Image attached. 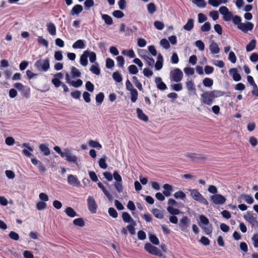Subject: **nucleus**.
I'll use <instances>...</instances> for the list:
<instances>
[{"label":"nucleus","instance_id":"obj_17","mask_svg":"<svg viewBox=\"0 0 258 258\" xmlns=\"http://www.w3.org/2000/svg\"><path fill=\"white\" fill-rule=\"evenodd\" d=\"M67 181L69 185L77 187L81 186L80 181L76 175L69 174L67 177Z\"/></svg>","mask_w":258,"mask_h":258},{"label":"nucleus","instance_id":"obj_35","mask_svg":"<svg viewBox=\"0 0 258 258\" xmlns=\"http://www.w3.org/2000/svg\"><path fill=\"white\" fill-rule=\"evenodd\" d=\"M47 30L48 33L54 36L56 34V26L53 22H50L46 24Z\"/></svg>","mask_w":258,"mask_h":258},{"label":"nucleus","instance_id":"obj_33","mask_svg":"<svg viewBox=\"0 0 258 258\" xmlns=\"http://www.w3.org/2000/svg\"><path fill=\"white\" fill-rule=\"evenodd\" d=\"M257 44V41L255 38L250 40L245 46L246 51L249 52L253 51L255 48Z\"/></svg>","mask_w":258,"mask_h":258},{"label":"nucleus","instance_id":"obj_39","mask_svg":"<svg viewBox=\"0 0 258 258\" xmlns=\"http://www.w3.org/2000/svg\"><path fill=\"white\" fill-rule=\"evenodd\" d=\"M209 49L210 50L211 53L212 54H216L220 52V48L218 44L214 41H213L210 44Z\"/></svg>","mask_w":258,"mask_h":258},{"label":"nucleus","instance_id":"obj_45","mask_svg":"<svg viewBox=\"0 0 258 258\" xmlns=\"http://www.w3.org/2000/svg\"><path fill=\"white\" fill-rule=\"evenodd\" d=\"M179 208H172L170 207H167L166 210L168 213L173 216H176L183 214V212L179 209Z\"/></svg>","mask_w":258,"mask_h":258},{"label":"nucleus","instance_id":"obj_32","mask_svg":"<svg viewBox=\"0 0 258 258\" xmlns=\"http://www.w3.org/2000/svg\"><path fill=\"white\" fill-rule=\"evenodd\" d=\"M84 54H86L87 55L89 56L88 58H89V61L91 63L93 64L98 63L96 61L97 56L95 52L90 51L89 50H86L84 51Z\"/></svg>","mask_w":258,"mask_h":258},{"label":"nucleus","instance_id":"obj_20","mask_svg":"<svg viewBox=\"0 0 258 258\" xmlns=\"http://www.w3.org/2000/svg\"><path fill=\"white\" fill-rule=\"evenodd\" d=\"M31 163L35 166H36L40 171L44 172L46 171L45 167L43 165L42 163L37 158L33 155V157L30 158Z\"/></svg>","mask_w":258,"mask_h":258},{"label":"nucleus","instance_id":"obj_40","mask_svg":"<svg viewBox=\"0 0 258 258\" xmlns=\"http://www.w3.org/2000/svg\"><path fill=\"white\" fill-rule=\"evenodd\" d=\"M194 19L189 18L187 19L186 23L183 26V29L187 31H190L194 27Z\"/></svg>","mask_w":258,"mask_h":258},{"label":"nucleus","instance_id":"obj_53","mask_svg":"<svg viewBox=\"0 0 258 258\" xmlns=\"http://www.w3.org/2000/svg\"><path fill=\"white\" fill-rule=\"evenodd\" d=\"M147 9L148 13L150 15H153L157 11L156 6L155 4L153 2L149 3L147 4Z\"/></svg>","mask_w":258,"mask_h":258},{"label":"nucleus","instance_id":"obj_10","mask_svg":"<svg viewBox=\"0 0 258 258\" xmlns=\"http://www.w3.org/2000/svg\"><path fill=\"white\" fill-rule=\"evenodd\" d=\"M23 150H22V154L23 155L27 158H30L33 156V152L34 148L33 146H31L28 143H23L21 145H19Z\"/></svg>","mask_w":258,"mask_h":258},{"label":"nucleus","instance_id":"obj_16","mask_svg":"<svg viewBox=\"0 0 258 258\" xmlns=\"http://www.w3.org/2000/svg\"><path fill=\"white\" fill-rule=\"evenodd\" d=\"M254 27V24L251 22L246 21L245 23H242L237 29L240 30L244 33H247L249 31H251Z\"/></svg>","mask_w":258,"mask_h":258},{"label":"nucleus","instance_id":"obj_28","mask_svg":"<svg viewBox=\"0 0 258 258\" xmlns=\"http://www.w3.org/2000/svg\"><path fill=\"white\" fill-rule=\"evenodd\" d=\"M102 175H103V178L106 180V181H103V183L107 185L109 189H110L111 185L108 182L113 180V173L112 174L109 171H105L102 173Z\"/></svg>","mask_w":258,"mask_h":258},{"label":"nucleus","instance_id":"obj_26","mask_svg":"<svg viewBox=\"0 0 258 258\" xmlns=\"http://www.w3.org/2000/svg\"><path fill=\"white\" fill-rule=\"evenodd\" d=\"M136 114L137 116L139 119L145 122H147L149 121V117L146 115L140 108H136Z\"/></svg>","mask_w":258,"mask_h":258},{"label":"nucleus","instance_id":"obj_56","mask_svg":"<svg viewBox=\"0 0 258 258\" xmlns=\"http://www.w3.org/2000/svg\"><path fill=\"white\" fill-rule=\"evenodd\" d=\"M144 61H145L146 63L148 65V67L149 69H153L155 63V60L152 57L148 56L144 59Z\"/></svg>","mask_w":258,"mask_h":258},{"label":"nucleus","instance_id":"obj_41","mask_svg":"<svg viewBox=\"0 0 258 258\" xmlns=\"http://www.w3.org/2000/svg\"><path fill=\"white\" fill-rule=\"evenodd\" d=\"M89 71L93 74L99 76L101 74V69L98 63L93 64L89 69Z\"/></svg>","mask_w":258,"mask_h":258},{"label":"nucleus","instance_id":"obj_55","mask_svg":"<svg viewBox=\"0 0 258 258\" xmlns=\"http://www.w3.org/2000/svg\"><path fill=\"white\" fill-rule=\"evenodd\" d=\"M132 81L136 88L139 91H143V88L142 84H141V83L140 82V81L138 80V78L136 76H133L132 77Z\"/></svg>","mask_w":258,"mask_h":258},{"label":"nucleus","instance_id":"obj_29","mask_svg":"<svg viewBox=\"0 0 258 258\" xmlns=\"http://www.w3.org/2000/svg\"><path fill=\"white\" fill-rule=\"evenodd\" d=\"M240 199H243L249 205H251L254 202V200L252 196L248 194H242L238 198V201L239 202H241L240 201Z\"/></svg>","mask_w":258,"mask_h":258},{"label":"nucleus","instance_id":"obj_5","mask_svg":"<svg viewBox=\"0 0 258 258\" xmlns=\"http://www.w3.org/2000/svg\"><path fill=\"white\" fill-rule=\"evenodd\" d=\"M144 249L151 255L165 258V256L162 254L160 249L150 243L146 242L144 244Z\"/></svg>","mask_w":258,"mask_h":258},{"label":"nucleus","instance_id":"obj_24","mask_svg":"<svg viewBox=\"0 0 258 258\" xmlns=\"http://www.w3.org/2000/svg\"><path fill=\"white\" fill-rule=\"evenodd\" d=\"M163 193L166 197H169L172 195V192L174 190V186L168 183H165L163 185Z\"/></svg>","mask_w":258,"mask_h":258},{"label":"nucleus","instance_id":"obj_18","mask_svg":"<svg viewBox=\"0 0 258 258\" xmlns=\"http://www.w3.org/2000/svg\"><path fill=\"white\" fill-rule=\"evenodd\" d=\"M154 82L156 88L159 91H164L168 89L166 84L163 81L162 78L160 77H155Z\"/></svg>","mask_w":258,"mask_h":258},{"label":"nucleus","instance_id":"obj_58","mask_svg":"<svg viewBox=\"0 0 258 258\" xmlns=\"http://www.w3.org/2000/svg\"><path fill=\"white\" fill-rule=\"evenodd\" d=\"M192 3L199 8H205L207 6V3L205 0H192Z\"/></svg>","mask_w":258,"mask_h":258},{"label":"nucleus","instance_id":"obj_36","mask_svg":"<svg viewBox=\"0 0 258 258\" xmlns=\"http://www.w3.org/2000/svg\"><path fill=\"white\" fill-rule=\"evenodd\" d=\"M63 212L69 217L70 218H74L79 216L76 211L71 207H66Z\"/></svg>","mask_w":258,"mask_h":258},{"label":"nucleus","instance_id":"obj_59","mask_svg":"<svg viewBox=\"0 0 258 258\" xmlns=\"http://www.w3.org/2000/svg\"><path fill=\"white\" fill-rule=\"evenodd\" d=\"M231 21L237 28L242 23L241 17L238 15H233Z\"/></svg>","mask_w":258,"mask_h":258},{"label":"nucleus","instance_id":"obj_43","mask_svg":"<svg viewBox=\"0 0 258 258\" xmlns=\"http://www.w3.org/2000/svg\"><path fill=\"white\" fill-rule=\"evenodd\" d=\"M70 74L72 78H79L81 76V72L76 67L72 66L70 68Z\"/></svg>","mask_w":258,"mask_h":258},{"label":"nucleus","instance_id":"obj_7","mask_svg":"<svg viewBox=\"0 0 258 258\" xmlns=\"http://www.w3.org/2000/svg\"><path fill=\"white\" fill-rule=\"evenodd\" d=\"M13 86L18 91H19L21 95L26 99H29L30 97V88L24 85L21 82H16L13 84Z\"/></svg>","mask_w":258,"mask_h":258},{"label":"nucleus","instance_id":"obj_12","mask_svg":"<svg viewBox=\"0 0 258 258\" xmlns=\"http://www.w3.org/2000/svg\"><path fill=\"white\" fill-rule=\"evenodd\" d=\"M226 200L225 197L218 193L210 196V201L215 205H222L226 202Z\"/></svg>","mask_w":258,"mask_h":258},{"label":"nucleus","instance_id":"obj_21","mask_svg":"<svg viewBox=\"0 0 258 258\" xmlns=\"http://www.w3.org/2000/svg\"><path fill=\"white\" fill-rule=\"evenodd\" d=\"M97 184L98 187L102 190L104 195L106 197L108 200L110 202H112L113 200V197L104 185L99 180L97 182Z\"/></svg>","mask_w":258,"mask_h":258},{"label":"nucleus","instance_id":"obj_47","mask_svg":"<svg viewBox=\"0 0 258 258\" xmlns=\"http://www.w3.org/2000/svg\"><path fill=\"white\" fill-rule=\"evenodd\" d=\"M176 83H172L170 85V89L175 92H179L183 89L182 84L179 82H176Z\"/></svg>","mask_w":258,"mask_h":258},{"label":"nucleus","instance_id":"obj_52","mask_svg":"<svg viewBox=\"0 0 258 258\" xmlns=\"http://www.w3.org/2000/svg\"><path fill=\"white\" fill-rule=\"evenodd\" d=\"M88 55H87L86 54H84V51H83V53L81 55L80 58V64L85 67H86L88 64Z\"/></svg>","mask_w":258,"mask_h":258},{"label":"nucleus","instance_id":"obj_30","mask_svg":"<svg viewBox=\"0 0 258 258\" xmlns=\"http://www.w3.org/2000/svg\"><path fill=\"white\" fill-rule=\"evenodd\" d=\"M86 46V41L84 39H78L76 40L72 45L74 49H84Z\"/></svg>","mask_w":258,"mask_h":258},{"label":"nucleus","instance_id":"obj_6","mask_svg":"<svg viewBox=\"0 0 258 258\" xmlns=\"http://www.w3.org/2000/svg\"><path fill=\"white\" fill-rule=\"evenodd\" d=\"M126 90L130 92V99L132 103H135L138 98V92L137 90L134 88L132 82L128 79L125 81Z\"/></svg>","mask_w":258,"mask_h":258},{"label":"nucleus","instance_id":"obj_48","mask_svg":"<svg viewBox=\"0 0 258 258\" xmlns=\"http://www.w3.org/2000/svg\"><path fill=\"white\" fill-rule=\"evenodd\" d=\"M105 95L103 92H100L95 96V101L97 105H100L103 102Z\"/></svg>","mask_w":258,"mask_h":258},{"label":"nucleus","instance_id":"obj_22","mask_svg":"<svg viewBox=\"0 0 258 258\" xmlns=\"http://www.w3.org/2000/svg\"><path fill=\"white\" fill-rule=\"evenodd\" d=\"M38 148L40 153L45 156H47L51 153V150L49 148V145L47 143H42L39 144L38 146Z\"/></svg>","mask_w":258,"mask_h":258},{"label":"nucleus","instance_id":"obj_23","mask_svg":"<svg viewBox=\"0 0 258 258\" xmlns=\"http://www.w3.org/2000/svg\"><path fill=\"white\" fill-rule=\"evenodd\" d=\"M84 8L80 4L75 5L70 11V15L78 16L83 11Z\"/></svg>","mask_w":258,"mask_h":258},{"label":"nucleus","instance_id":"obj_62","mask_svg":"<svg viewBox=\"0 0 258 258\" xmlns=\"http://www.w3.org/2000/svg\"><path fill=\"white\" fill-rule=\"evenodd\" d=\"M94 5V0H85L84 2V8L86 11L90 10Z\"/></svg>","mask_w":258,"mask_h":258},{"label":"nucleus","instance_id":"obj_34","mask_svg":"<svg viewBox=\"0 0 258 258\" xmlns=\"http://www.w3.org/2000/svg\"><path fill=\"white\" fill-rule=\"evenodd\" d=\"M108 157L106 155H103L99 159L98 163L99 167L102 169H106L108 167V164L106 163V160Z\"/></svg>","mask_w":258,"mask_h":258},{"label":"nucleus","instance_id":"obj_8","mask_svg":"<svg viewBox=\"0 0 258 258\" xmlns=\"http://www.w3.org/2000/svg\"><path fill=\"white\" fill-rule=\"evenodd\" d=\"M169 76L170 80L171 82H179L183 78V74L181 69L175 68L170 71Z\"/></svg>","mask_w":258,"mask_h":258},{"label":"nucleus","instance_id":"obj_4","mask_svg":"<svg viewBox=\"0 0 258 258\" xmlns=\"http://www.w3.org/2000/svg\"><path fill=\"white\" fill-rule=\"evenodd\" d=\"M190 192V195L192 199L196 201L203 204L204 205L208 206L209 202L207 200L200 192V191L196 188L188 189Z\"/></svg>","mask_w":258,"mask_h":258},{"label":"nucleus","instance_id":"obj_1","mask_svg":"<svg viewBox=\"0 0 258 258\" xmlns=\"http://www.w3.org/2000/svg\"><path fill=\"white\" fill-rule=\"evenodd\" d=\"M224 95L225 92L221 90H214L205 91L201 94V102L205 105L211 106L214 103L215 98Z\"/></svg>","mask_w":258,"mask_h":258},{"label":"nucleus","instance_id":"obj_13","mask_svg":"<svg viewBox=\"0 0 258 258\" xmlns=\"http://www.w3.org/2000/svg\"><path fill=\"white\" fill-rule=\"evenodd\" d=\"M184 156L189 158L194 162L205 161L207 159L206 157L204 155L195 153L187 152L184 154Z\"/></svg>","mask_w":258,"mask_h":258},{"label":"nucleus","instance_id":"obj_61","mask_svg":"<svg viewBox=\"0 0 258 258\" xmlns=\"http://www.w3.org/2000/svg\"><path fill=\"white\" fill-rule=\"evenodd\" d=\"M114 65V61L112 58L109 57L106 58L105 60V67L107 69L112 70Z\"/></svg>","mask_w":258,"mask_h":258},{"label":"nucleus","instance_id":"obj_63","mask_svg":"<svg viewBox=\"0 0 258 258\" xmlns=\"http://www.w3.org/2000/svg\"><path fill=\"white\" fill-rule=\"evenodd\" d=\"M160 45L164 49L167 50L170 48V43L166 38H164L160 40Z\"/></svg>","mask_w":258,"mask_h":258},{"label":"nucleus","instance_id":"obj_27","mask_svg":"<svg viewBox=\"0 0 258 258\" xmlns=\"http://www.w3.org/2000/svg\"><path fill=\"white\" fill-rule=\"evenodd\" d=\"M148 238L150 243L154 245L158 246L160 245V241L156 234L154 232H148Z\"/></svg>","mask_w":258,"mask_h":258},{"label":"nucleus","instance_id":"obj_9","mask_svg":"<svg viewBox=\"0 0 258 258\" xmlns=\"http://www.w3.org/2000/svg\"><path fill=\"white\" fill-rule=\"evenodd\" d=\"M62 158H64L69 163H73L77 166L79 165L78 157L72 153L69 148H64V155Z\"/></svg>","mask_w":258,"mask_h":258},{"label":"nucleus","instance_id":"obj_57","mask_svg":"<svg viewBox=\"0 0 258 258\" xmlns=\"http://www.w3.org/2000/svg\"><path fill=\"white\" fill-rule=\"evenodd\" d=\"M127 70L130 75H135L139 73V70L135 64H131L127 68Z\"/></svg>","mask_w":258,"mask_h":258},{"label":"nucleus","instance_id":"obj_2","mask_svg":"<svg viewBox=\"0 0 258 258\" xmlns=\"http://www.w3.org/2000/svg\"><path fill=\"white\" fill-rule=\"evenodd\" d=\"M197 221L199 226L203 230L204 233L211 237L213 228L207 216L203 214H199Z\"/></svg>","mask_w":258,"mask_h":258},{"label":"nucleus","instance_id":"obj_11","mask_svg":"<svg viewBox=\"0 0 258 258\" xmlns=\"http://www.w3.org/2000/svg\"><path fill=\"white\" fill-rule=\"evenodd\" d=\"M190 225V219L186 216H183L179 219L178 226L181 231L188 232V228Z\"/></svg>","mask_w":258,"mask_h":258},{"label":"nucleus","instance_id":"obj_49","mask_svg":"<svg viewBox=\"0 0 258 258\" xmlns=\"http://www.w3.org/2000/svg\"><path fill=\"white\" fill-rule=\"evenodd\" d=\"M173 196L175 199L181 200L184 201H185L186 199V194L181 190L175 192L173 194Z\"/></svg>","mask_w":258,"mask_h":258},{"label":"nucleus","instance_id":"obj_25","mask_svg":"<svg viewBox=\"0 0 258 258\" xmlns=\"http://www.w3.org/2000/svg\"><path fill=\"white\" fill-rule=\"evenodd\" d=\"M184 205L181 202H177L174 199L169 198L167 202V207L172 208H181Z\"/></svg>","mask_w":258,"mask_h":258},{"label":"nucleus","instance_id":"obj_19","mask_svg":"<svg viewBox=\"0 0 258 258\" xmlns=\"http://www.w3.org/2000/svg\"><path fill=\"white\" fill-rule=\"evenodd\" d=\"M229 74L235 82H239L242 79L241 75L238 73V69L236 68L230 69L229 70Z\"/></svg>","mask_w":258,"mask_h":258},{"label":"nucleus","instance_id":"obj_46","mask_svg":"<svg viewBox=\"0 0 258 258\" xmlns=\"http://www.w3.org/2000/svg\"><path fill=\"white\" fill-rule=\"evenodd\" d=\"M73 223L75 226L82 228L85 226V220L82 217L77 218L73 220Z\"/></svg>","mask_w":258,"mask_h":258},{"label":"nucleus","instance_id":"obj_44","mask_svg":"<svg viewBox=\"0 0 258 258\" xmlns=\"http://www.w3.org/2000/svg\"><path fill=\"white\" fill-rule=\"evenodd\" d=\"M88 144L90 147L96 148L98 150L102 148L101 144L97 140L90 139L89 140Z\"/></svg>","mask_w":258,"mask_h":258},{"label":"nucleus","instance_id":"obj_60","mask_svg":"<svg viewBox=\"0 0 258 258\" xmlns=\"http://www.w3.org/2000/svg\"><path fill=\"white\" fill-rule=\"evenodd\" d=\"M26 78L29 81L36 78V77L39 75L38 74L34 73L30 70H26Z\"/></svg>","mask_w":258,"mask_h":258},{"label":"nucleus","instance_id":"obj_37","mask_svg":"<svg viewBox=\"0 0 258 258\" xmlns=\"http://www.w3.org/2000/svg\"><path fill=\"white\" fill-rule=\"evenodd\" d=\"M101 19L104 21L105 24L107 25L110 26L113 24L112 18L108 14H102L100 12Z\"/></svg>","mask_w":258,"mask_h":258},{"label":"nucleus","instance_id":"obj_14","mask_svg":"<svg viewBox=\"0 0 258 258\" xmlns=\"http://www.w3.org/2000/svg\"><path fill=\"white\" fill-rule=\"evenodd\" d=\"M252 212L247 211L245 215H244V219L248 222L252 228L258 227V221L256 220L255 217H254L251 215Z\"/></svg>","mask_w":258,"mask_h":258},{"label":"nucleus","instance_id":"obj_51","mask_svg":"<svg viewBox=\"0 0 258 258\" xmlns=\"http://www.w3.org/2000/svg\"><path fill=\"white\" fill-rule=\"evenodd\" d=\"M121 218L125 223H128L133 219L130 214L126 211L121 212Z\"/></svg>","mask_w":258,"mask_h":258},{"label":"nucleus","instance_id":"obj_15","mask_svg":"<svg viewBox=\"0 0 258 258\" xmlns=\"http://www.w3.org/2000/svg\"><path fill=\"white\" fill-rule=\"evenodd\" d=\"M88 209L91 214H96L98 208L94 198L92 196H89L87 199Z\"/></svg>","mask_w":258,"mask_h":258},{"label":"nucleus","instance_id":"obj_3","mask_svg":"<svg viewBox=\"0 0 258 258\" xmlns=\"http://www.w3.org/2000/svg\"><path fill=\"white\" fill-rule=\"evenodd\" d=\"M50 59L48 57L45 59L40 58L37 60L34 64L35 69L40 72H47L50 69Z\"/></svg>","mask_w":258,"mask_h":258},{"label":"nucleus","instance_id":"obj_50","mask_svg":"<svg viewBox=\"0 0 258 258\" xmlns=\"http://www.w3.org/2000/svg\"><path fill=\"white\" fill-rule=\"evenodd\" d=\"M202 83L204 87L211 88L214 84V80L212 78L206 77L203 80Z\"/></svg>","mask_w":258,"mask_h":258},{"label":"nucleus","instance_id":"obj_31","mask_svg":"<svg viewBox=\"0 0 258 258\" xmlns=\"http://www.w3.org/2000/svg\"><path fill=\"white\" fill-rule=\"evenodd\" d=\"M185 85L188 91L194 94H196V86L192 80H187L185 82Z\"/></svg>","mask_w":258,"mask_h":258},{"label":"nucleus","instance_id":"obj_54","mask_svg":"<svg viewBox=\"0 0 258 258\" xmlns=\"http://www.w3.org/2000/svg\"><path fill=\"white\" fill-rule=\"evenodd\" d=\"M37 43L39 45H42L46 48H48L49 45L48 41L45 38H43V36H38Z\"/></svg>","mask_w":258,"mask_h":258},{"label":"nucleus","instance_id":"obj_38","mask_svg":"<svg viewBox=\"0 0 258 258\" xmlns=\"http://www.w3.org/2000/svg\"><path fill=\"white\" fill-rule=\"evenodd\" d=\"M112 77L113 80L116 83H122V76L119 70H116L112 74Z\"/></svg>","mask_w":258,"mask_h":258},{"label":"nucleus","instance_id":"obj_42","mask_svg":"<svg viewBox=\"0 0 258 258\" xmlns=\"http://www.w3.org/2000/svg\"><path fill=\"white\" fill-rule=\"evenodd\" d=\"M154 216L157 219L161 220L164 218L163 212L157 208H153L151 211Z\"/></svg>","mask_w":258,"mask_h":258},{"label":"nucleus","instance_id":"obj_64","mask_svg":"<svg viewBox=\"0 0 258 258\" xmlns=\"http://www.w3.org/2000/svg\"><path fill=\"white\" fill-rule=\"evenodd\" d=\"M153 24L154 27L158 30H162L165 27L163 22L160 20L155 21Z\"/></svg>","mask_w":258,"mask_h":258}]
</instances>
